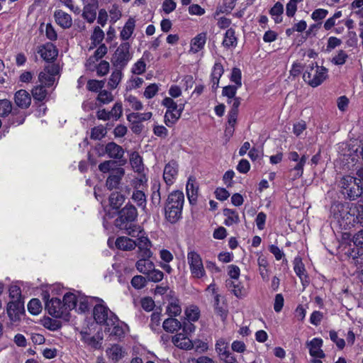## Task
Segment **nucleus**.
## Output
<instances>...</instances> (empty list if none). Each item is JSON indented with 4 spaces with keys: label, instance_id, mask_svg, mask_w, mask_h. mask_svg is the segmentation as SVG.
Instances as JSON below:
<instances>
[{
    "label": "nucleus",
    "instance_id": "obj_1",
    "mask_svg": "<svg viewBox=\"0 0 363 363\" xmlns=\"http://www.w3.org/2000/svg\"><path fill=\"white\" fill-rule=\"evenodd\" d=\"M138 216L137 208L131 203H128L118 213L115 220V225L117 228L125 230V233L131 237L139 235L141 228L135 222Z\"/></svg>",
    "mask_w": 363,
    "mask_h": 363
},
{
    "label": "nucleus",
    "instance_id": "obj_2",
    "mask_svg": "<svg viewBox=\"0 0 363 363\" xmlns=\"http://www.w3.org/2000/svg\"><path fill=\"white\" fill-rule=\"evenodd\" d=\"M184 196L181 191H174L169 194L164 206L165 219L170 223H176L182 218Z\"/></svg>",
    "mask_w": 363,
    "mask_h": 363
},
{
    "label": "nucleus",
    "instance_id": "obj_3",
    "mask_svg": "<svg viewBox=\"0 0 363 363\" xmlns=\"http://www.w3.org/2000/svg\"><path fill=\"white\" fill-rule=\"evenodd\" d=\"M328 69L325 67L312 63L306 67L303 79L309 86L317 87L328 78Z\"/></svg>",
    "mask_w": 363,
    "mask_h": 363
},
{
    "label": "nucleus",
    "instance_id": "obj_4",
    "mask_svg": "<svg viewBox=\"0 0 363 363\" xmlns=\"http://www.w3.org/2000/svg\"><path fill=\"white\" fill-rule=\"evenodd\" d=\"M95 321L106 326L113 325L118 321L117 316L103 303L96 304L93 309Z\"/></svg>",
    "mask_w": 363,
    "mask_h": 363
},
{
    "label": "nucleus",
    "instance_id": "obj_5",
    "mask_svg": "<svg viewBox=\"0 0 363 363\" xmlns=\"http://www.w3.org/2000/svg\"><path fill=\"white\" fill-rule=\"evenodd\" d=\"M187 262L193 277L200 279L205 276L206 272L203 261L197 252L189 249L187 252Z\"/></svg>",
    "mask_w": 363,
    "mask_h": 363
},
{
    "label": "nucleus",
    "instance_id": "obj_6",
    "mask_svg": "<svg viewBox=\"0 0 363 363\" xmlns=\"http://www.w3.org/2000/svg\"><path fill=\"white\" fill-rule=\"evenodd\" d=\"M130 45L129 43H121L116 49L113 57V65L118 69H123L132 58L130 53Z\"/></svg>",
    "mask_w": 363,
    "mask_h": 363
},
{
    "label": "nucleus",
    "instance_id": "obj_7",
    "mask_svg": "<svg viewBox=\"0 0 363 363\" xmlns=\"http://www.w3.org/2000/svg\"><path fill=\"white\" fill-rule=\"evenodd\" d=\"M49 294L45 293L44 294V299L45 301V308L48 313L55 318H61L67 319V311L64 308V305L60 299L57 298H52L48 300Z\"/></svg>",
    "mask_w": 363,
    "mask_h": 363
},
{
    "label": "nucleus",
    "instance_id": "obj_8",
    "mask_svg": "<svg viewBox=\"0 0 363 363\" xmlns=\"http://www.w3.org/2000/svg\"><path fill=\"white\" fill-rule=\"evenodd\" d=\"M60 73V66L57 64H49L45 66L38 75V80L46 86H52L55 82L56 76Z\"/></svg>",
    "mask_w": 363,
    "mask_h": 363
},
{
    "label": "nucleus",
    "instance_id": "obj_9",
    "mask_svg": "<svg viewBox=\"0 0 363 363\" xmlns=\"http://www.w3.org/2000/svg\"><path fill=\"white\" fill-rule=\"evenodd\" d=\"M135 237H138L135 240V247H138V257L150 258L152 256V242L145 233L141 229V233H139V235H136Z\"/></svg>",
    "mask_w": 363,
    "mask_h": 363
},
{
    "label": "nucleus",
    "instance_id": "obj_10",
    "mask_svg": "<svg viewBox=\"0 0 363 363\" xmlns=\"http://www.w3.org/2000/svg\"><path fill=\"white\" fill-rule=\"evenodd\" d=\"M142 179H136L132 181V185L134 191L132 194L131 199L136 203L138 206L145 208L146 206V196L143 189H140L143 186Z\"/></svg>",
    "mask_w": 363,
    "mask_h": 363
},
{
    "label": "nucleus",
    "instance_id": "obj_11",
    "mask_svg": "<svg viewBox=\"0 0 363 363\" xmlns=\"http://www.w3.org/2000/svg\"><path fill=\"white\" fill-rule=\"evenodd\" d=\"M80 340L94 350H99L101 347L103 337L98 333L96 335L91 336L88 332V329L85 328L79 332Z\"/></svg>",
    "mask_w": 363,
    "mask_h": 363
},
{
    "label": "nucleus",
    "instance_id": "obj_12",
    "mask_svg": "<svg viewBox=\"0 0 363 363\" xmlns=\"http://www.w3.org/2000/svg\"><path fill=\"white\" fill-rule=\"evenodd\" d=\"M179 172V164L172 160L164 168L163 179L167 186H171L175 182Z\"/></svg>",
    "mask_w": 363,
    "mask_h": 363
},
{
    "label": "nucleus",
    "instance_id": "obj_13",
    "mask_svg": "<svg viewBox=\"0 0 363 363\" xmlns=\"http://www.w3.org/2000/svg\"><path fill=\"white\" fill-rule=\"evenodd\" d=\"M102 152L99 155H104L105 153L108 155L110 158L121 160L124 155L123 147L114 142H110L106 145L104 148L101 147Z\"/></svg>",
    "mask_w": 363,
    "mask_h": 363
},
{
    "label": "nucleus",
    "instance_id": "obj_14",
    "mask_svg": "<svg viewBox=\"0 0 363 363\" xmlns=\"http://www.w3.org/2000/svg\"><path fill=\"white\" fill-rule=\"evenodd\" d=\"M226 287L238 298H242L247 296L248 290L244 285L238 280L227 279L225 281Z\"/></svg>",
    "mask_w": 363,
    "mask_h": 363
},
{
    "label": "nucleus",
    "instance_id": "obj_15",
    "mask_svg": "<svg viewBox=\"0 0 363 363\" xmlns=\"http://www.w3.org/2000/svg\"><path fill=\"white\" fill-rule=\"evenodd\" d=\"M7 314L11 321L19 320L21 314L24 311L23 303L20 300H15L9 302L7 305Z\"/></svg>",
    "mask_w": 363,
    "mask_h": 363
},
{
    "label": "nucleus",
    "instance_id": "obj_16",
    "mask_svg": "<svg viewBox=\"0 0 363 363\" xmlns=\"http://www.w3.org/2000/svg\"><path fill=\"white\" fill-rule=\"evenodd\" d=\"M97 0H86L82 16L89 23H93L96 18Z\"/></svg>",
    "mask_w": 363,
    "mask_h": 363
},
{
    "label": "nucleus",
    "instance_id": "obj_17",
    "mask_svg": "<svg viewBox=\"0 0 363 363\" xmlns=\"http://www.w3.org/2000/svg\"><path fill=\"white\" fill-rule=\"evenodd\" d=\"M38 52L46 62L53 61L58 55V51L55 46L50 43L40 46Z\"/></svg>",
    "mask_w": 363,
    "mask_h": 363
},
{
    "label": "nucleus",
    "instance_id": "obj_18",
    "mask_svg": "<svg viewBox=\"0 0 363 363\" xmlns=\"http://www.w3.org/2000/svg\"><path fill=\"white\" fill-rule=\"evenodd\" d=\"M186 191L189 203H194L197 200L199 192V185L195 177L192 176L189 177L186 185Z\"/></svg>",
    "mask_w": 363,
    "mask_h": 363
},
{
    "label": "nucleus",
    "instance_id": "obj_19",
    "mask_svg": "<svg viewBox=\"0 0 363 363\" xmlns=\"http://www.w3.org/2000/svg\"><path fill=\"white\" fill-rule=\"evenodd\" d=\"M307 346L309 349V354L311 356L317 358L325 357V354L321 350V347L323 346L322 339L315 337L307 342Z\"/></svg>",
    "mask_w": 363,
    "mask_h": 363
},
{
    "label": "nucleus",
    "instance_id": "obj_20",
    "mask_svg": "<svg viewBox=\"0 0 363 363\" xmlns=\"http://www.w3.org/2000/svg\"><path fill=\"white\" fill-rule=\"evenodd\" d=\"M354 245L357 247V252L354 250L352 252L353 259H357V262L360 264L363 263V230H359L353 238Z\"/></svg>",
    "mask_w": 363,
    "mask_h": 363
},
{
    "label": "nucleus",
    "instance_id": "obj_21",
    "mask_svg": "<svg viewBox=\"0 0 363 363\" xmlns=\"http://www.w3.org/2000/svg\"><path fill=\"white\" fill-rule=\"evenodd\" d=\"M54 17L57 24L62 28H69L72 25L71 16L62 10H56L54 13Z\"/></svg>",
    "mask_w": 363,
    "mask_h": 363
},
{
    "label": "nucleus",
    "instance_id": "obj_22",
    "mask_svg": "<svg viewBox=\"0 0 363 363\" xmlns=\"http://www.w3.org/2000/svg\"><path fill=\"white\" fill-rule=\"evenodd\" d=\"M14 101L18 107L28 108L31 104V97L28 91L24 89H20L16 92Z\"/></svg>",
    "mask_w": 363,
    "mask_h": 363
},
{
    "label": "nucleus",
    "instance_id": "obj_23",
    "mask_svg": "<svg viewBox=\"0 0 363 363\" xmlns=\"http://www.w3.org/2000/svg\"><path fill=\"white\" fill-rule=\"evenodd\" d=\"M172 342L176 347L180 349L190 350L193 347L192 342L186 335L183 333H179L174 336Z\"/></svg>",
    "mask_w": 363,
    "mask_h": 363
},
{
    "label": "nucleus",
    "instance_id": "obj_24",
    "mask_svg": "<svg viewBox=\"0 0 363 363\" xmlns=\"http://www.w3.org/2000/svg\"><path fill=\"white\" fill-rule=\"evenodd\" d=\"M124 174L122 168H118L107 179L106 184L108 189H116L120 184L121 179Z\"/></svg>",
    "mask_w": 363,
    "mask_h": 363
},
{
    "label": "nucleus",
    "instance_id": "obj_25",
    "mask_svg": "<svg viewBox=\"0 0 363 363\" xmlns=\"http://www.w3.org/2000/svg\"><path fill=\"white\" fill-rule=\"evenodd\" d=\"M206 33H201L196 35L191 41L190 51L196 53L202 50L206 42Z\"/></svg>",
    "mask_w": 363,
    "mask_h": 363
},
{
    "label": "nucleus",
    "instance_id": "obj_26",
    "mask_svg": "<svg viewBox=\"0 0 363 363\" xmlns=\"http://www.w3.org/2000/svg\"><path fill=\"white\" fill-rule=\"evenodd\" d=\"M107 53V48L104 44H101L96 50L94 55L89 57L86 61V66L91 69L94 67V64L96 61L102 58Z\"/></svg>",
    "mask_w": 363,
    "mask_h": 363
},
{
    "label": "nucleus",
    "instance_id": "obj_27",
    "mask_svg": "<svg viewBox=\"0 0 363 363\" xmlns=\"http://www.w3.org/2000/svg\"><path fill=\"white\" fill-rule=\"evenodd\" d=\"M223 72V65L219 62L215 63L211 72V87L213 90H216L218 87L219 81Z\"/></svg>",
    "mask_w": 363,
    "mask_h": 363
},
{
    "label": "nucleus",
    "instance_id": "obj_28",
    "mask_svg": "<svg viewBox=\"0 0 363 363\" xmlns=\"http://www.w3.org/2000/svg\"><path fill=\"white\" fill-rule=\"evenodd\" d=\"M115 244L116 247L121 250L129 251L135 248V240L125 236L118 237Z\"/></svg>",
    "mask_w": 363,
    "mask_h": 363
},
{
    "label": "nucleus",
    "instance_id": "obj_29",
    "mask_svg": "<svg viewBox=\"0 0 363 363\" xmlns=\"http://www.w3.org/2000/svg\"><path fill=\"white\" fill-rule=\"evenodd\" d=\"M139 259L135 264L137 269L142 274L147 275L153 268L155 264L150 258L138 257Z\"/></svg>",
    "mask_w": 363,
    "mask_h": 363
},
{
    "label": "nucleus",
    "instance_id": "obj_30",
    "mask_svg": "<svg viewBox=\"0 0 363 363\" xmlns=\"http://www.w3.org/2000/svg\"><path fill=\"white\" fill-rule=\"evenodd\" d=\"M183 107L175 111L167 110L164 114V123L168 127L173 126L179 119L183 111Z\"/></svg>",
    "mask_w": 363,
    "mask_h": 363
},
{
    "label": "nucleus",
    "instance_id": "obj_31",
    "mask_svg": "<svg viewBox=\"0 0 363 363\" xmlns=\"http://www.w3.org/2000/svg\"><path fill=\"white\" fill-rule=\"evenodd\" d=\"M150 55V52H145L143 55V57L133 65L131 69L132 73L138 75L144 73L146 70L145 60H149Z\"/></svg>",
    "mask_w": 363,
    "mask_h": 363
},
{
    "label": "nucleus",
    "instance_id": "obj_32",
    "mask_svg": "<svg viewBox=\"0 0 363 363\" xmlns=\"http://www.w3.org/2000/svg\"><path fill=\"white\" fill-rule=\"evenodd\" d=\"M135 27V21L133 18H129L125 23L120 33V38L123 40H128L133 33Z\"/></svg>",
    "mask_w": 363,
    "mask_h": 363
},
{
    "label": "nucleus",
    "instance_id": "obj_33",
    "mask_svg": "<svg viewBox=\"0 0 363 363\" xmlns=\"http://www.w3.org/2000/svg\"><path fill=\"white\" fill-rule=\"evenodd\" d=\"M78 299L74 294L67 293L63 297L62 303L64 308L67 311V315L69 317V311L75 308L77 306Z\"/></svg>",
    "mask_w": 363,
    "mask_h": 363
},
{
    "label": "nucleus",
    "instance_id": "obj_34",
    "mask_svg": "<svg viewBox=\"0 0 363 363\" xmlns=\"http://www.w3.org/2000/svg\"><path fill=\"white\" fill-rule=\"evenodd\" d=\"M162 327L166 332L174 333L182 328V323L177 319L171 317L163 321Z\"/></svg>",
    "mask_w": 363,
    "mask_h": 363
},
{
    "label": "nucleus",
    "instance_id": "obj_35",
    "mask_svg": "<svg viewBox=\"0 0 363 363\" xmlns=\"http://www.w3.org/2000/svg\"><path fill=\"white\" fill-rule=\"evenodd\" d=\"M307 156L305 155H303L301 157V159L299 161L296 162V164L291 169L290 172L292 174V179L295 180L296 179L300 178L302 177L303 174V167L306 162L307 160Z\"/></svg>",
    "mask_w": 363,
    "mask_h": 363
},
{
    "label": "nucleus",
    "instance_id": "obj_36",
    "mask_svg": "<svg viewBox=\"0 0 363 363\" xmlns=\"http://www.w3.org/2000/svg\"><path fill=\"white\" fill-rule=\"evenodd\" d=\"M223 215L225 217L224 224L227 226H230L240 222L238 213L235 210L225 208L223 210Z\"/></svg>",
    "mask_w": 363,
    "mask_h": 363
},
{
    "label": "nucleus",
    "instance_id": "obj_37",
    "mask_svg": "<svg viewBox=\"0 0 363 363\" xmlns=\"http://www.w3.org/2000/svg\"><path fill=\"white\" fill-rule=\"evenodd\" d=\"M106 354L113 362H118L123 357L122 347L118 345H113L106 350Z\"/></svg>",
    "mask_w": 363,
    "mask_h": 363
},
{
    "label": "nucleus",
    "instance_id": "obj_38",
    "mask_svg": "<svg viewBox=\"0 0 363 363\" xmlns=\"http://www.w3.org/2000/svg\"><path fill=\"white\" fill-rule=\"evenodd\" d=\"M152 113H131L127 115V120L131 123H140L142 121H148L151 118Z\"/></svg>",
    "mask_w": 363,
    "mask_h": 363
},
{
    "label": "nucleus",
    "instance_id": "obj_39",
    "mask_svg": "<svg viewBox=\"0 0 363 363\" xmlns=\"http://www.w3.org/2000/svg\"><path fill=\"white\" fill-rule=\"evenodd\" d=\"M257 264L259 266V272L262 278V279L265 281H269V270H268V262L266 257L263 256H260L257 259Z\"/></svg>",
    "mask_w": 363,
    "mask_h": 363
},
{
    "label": "nucleus",
    "instance_id": "obj_40",
    "mask_svg": "<svg viewBox=\"0 0 363 363\" xmlns=\"http://www.w3.org/2000/svg\"><path fill=\"white\" fill-rule=\"evenodd\" d=\"M238 40L235 37V30L233 28H229L226 30L224 36V39L223 41V45L225 48L230 47H235L237 45Z\"/></svg>",
    "mask_w": 363,
    "mask_h": 363
},
{
    "label": "nucleus",
    "instance_id": "obj_41",
    "mask_svg": "<svg viewBox=\"0 0 363 363\" xmlns=\"http://www.w3.org/2000/svg\"><path fill=\"white\" fill-rule=\"evenodd\" d=\"M113 100L114 96L112 93L106 89L100 90L96 97V101L99 104V106L108 104Z\"/></svg>",
    "mask_w": 363,
    "mask_h": 363
},
{
    "label": "nucleus",
    "instance_id": "obj_42",
    "mask_svg": "<svg viewBox=\"0 0 363 363\" xmlns=\"http://www.w3.org/2000/svg\"><path fill=\"white\" fill-rule=\"evenodd\" d=\"M122 69L116 68L113 70L108 79V86L111 89H115L121 81Z\"/></svg>",
    "mask_w": 363,
    "mask_h": 363
},
{
    "label": "nucleus",
    "instance_id": "obj_43",
    "mask_svg": "<svg viewBox=\"0 0 363 363\" xmlns=\"http://www.w3.org/2000/svg\"><path fill=\"white\" fill-rule=\"evenodd\" d=\"M130 163L136 172H141L143 170L142 157L136 152H133L130 157Z\"/></svg>",
    "mask_w": 363,
    "mask_h": 363
},
{
    "label": "nucleus",
    "instance_id": "obj_44",
    "mask_svg": "<svg viewBox=\"0 0 363 363\" xmlns=\"http://www.w3.org/2000/svg\"><path fill=\"white\" fill-rule=\"evenodd\" d=\"M124 201V196L118 192H113L109 196L110 206L113 208H119Z\"/></svg>",
    "mask_w": 363,
    "mask_h": 363
},
{
    "label": "nucleus",
    "instance_id": "obj_45",
    "mask_svg": "<svg viewBox=\"0 0 363 363\" xmlns=\"http://www.w3.org/2000/svg\"><path fill=\"white\" fill-rule=\"evenodd\" d=\"M185 315L188 321H196L200 317V310L196 306H190L186 308Z\"/></svg>",
    "mask_w": 363,
    "mask_h": 363
},
{
    "label": "nucleus",
    "instance_id": "obj_46",
    "mask_svg": "<svg viewBox=\"0 0 363 363\" xmlns=\"http://www.w3.org/2000/svg\"><path fill=\"white\" fill-rule=\"evenodd\" d=\"M181 312L182 308L177 300L169 303L166 308V313H167L171 317L177 316L181 313Z\"/></svg>",
    "mask_w": 363,
    "mask_h": 363
},
{
    "label": "nucleus",
    "instance_id": "obj_47",
    "mask_svg": "<svg viewBox=\"0 0 363 363\" xmlns=\"http://www.w3.org/2000/svg\"><path fill=\"white\" fill-rule=\"evenodd\" d=\"M32 95L35 100L42 101L47 96V91L44 86L38 85L32 89Z\"/></svg>",
    "mask_w": 363,
    "mask_h": 363
},
{
    "label": "nucleus",
    "instance_id": "obj_48",
    "mask_svg": "<svg viewBox=\"0 0 363 363\" xmlns=\"http://www.w3.org/2000/svg\"><path fill=\"white\" fill-rule=\"evenodd\" d=\"M28 311L33 315H38L42 310L41 303L38 298L31 299L28 304Z\"/></svg>",
    "mask_w": 363,
    "mask_h": 363
},
{
    "label": "nucleus",
    "instance_id": "obj_49",
    "mask_svg": "<svg viewBox=\"0 0 363 363\" xmlns=\"http://www.w3.org/2000/svg\"><path fill=\"white\" fill-rule=\"evenodd\" d=\"M107 133L106 129L104 125H98L91 129V138L94 140H101Z\"/></svg>",
    "mask_w": 363,
    "mask_h": 363
},
{
    "label": "nucleus",
    "instance_id": "obj_50",
    "mask_svg": "<svg viewBox=\"0 0 363 363\" xmlns=\"http://www.w3.org/2000/svg\"><path fill=\"white\" fill-rule=\"evenodd\" d=\"M110 111L111 118L118 121L123 116V105L121 101L116 102Z\"/></svg>",
    "mask_w": 363,
    "mask_h": 363
},
{
    "label": "nucleus",
    "instance_id": "obj_51",
    "mask_svg": "<svg viewBox=\"0 0 363 363\" xmlns=\"http://www.w3.org/2000/svg\"><path fill=\"white\" fill-rule=\"evenodd\" d=\"M147 280L152 282H159L162 280L164 274L160 269H155V267L152 269L147 275Z\"/></svg>",
    "mask_w": 363,
    "mask_h": 363
},
{
    "label": "nucleus",
    "instance_id": "obj_52",
    "mask_svg": "<svg viewBox=\"0 0 363 363\" xmlns=\"http://www.w3.org/2000/svg\"><path fill=\"white\" fill-rule=\"evenodd\" d=\"M104 84V80L90 79L87 82L86 87L91 91L99 92L100 90H102Z\"/></svg>",
    "mask_w": 363,
    "mask_h": 363
},
{
    "label": "nucleus",
    "instance_id": "obj_53",
    "mask_svg": "<svg viewBox=\"0 0 363 363\" xmlns=\"http://www.w3.org/2000/svg\"><path fill=\"white\" fill-rule=\"evenodd\" d=\"M125 101L129 104L131 108L135 111H140L143 108V106L140 101H139L135 96L129 95L125 98Z\"/></svg>",
    "mask_w": 363,
    "mask_h": 363
},
{
    "label": "nucleus",
    "instance_id": "obj_54",
    "mask_svg": "<svg viewBox=\"0 0 363 363\" xmlns=\"http://www.w3.org/2000/svg\"><path fill=\"white\" fill-rule=\"evenodd\" d=\"M12 110V104L10 101L4 99L0 100V116H8Z\"/></svg>",
    "mask_w": 363,
    "mask_h": 363
},
{
    "label": "nucleus",
    "instance_id": "obj_55",
    "mask_svg": "<svg viewBox=\"0 0 363 363\" xmlns=\"http://www.w3.org/2000/svg\"><path fill=\"white\" fill-rule=\"evenodd\" d=\"M348 57L347 54L343 50H339L337 54L335 55L331 62L335 65H342L345 63Z\"/></svg>",
    "mask_w": 363,
    "mask_h": 363
},
{
    "label": "nucleus",
    "instance_id": "obj_56",
    "mask_svg": "<svg viewBox=\"0 0 363 363\" xmlns=\"http://www.w3.org/2000/svg\"><path fill=\"white\" fill-rule=\"evenodd\" d=\"M147 281V278L136 275L132 278L131 284L135 289H140L146 285Z\"/></svg>",
    "mask_w": 363,
    "mask_h": 363
},
{
    "label": "nucleus",
    "instance_id": "obj_57",
    "mask_svg": "<svg viewBox=\"0 0 363 363\" xmlns=\"http://www.w3.org/2000/svg\"><path fill=\"white\" fill-rule=\"evenodd\" d=\"M108 332L111 335L116 336L118 337H121L124 334V330L122 326L119 325L118 320L114 323V325H109Z\"/></svg>",
    "mask_w": 363,
    "mask_h": 363
},
{
    "label": "nucleus",
    "instance_id": "obj_58",
    "mask_svg": "<svg viewBox=\"0 0 363 363\" xmlns=\"http://www.w3.org/2000/svg\"><path fill=\"white\" fill-rule=\"evenodd\" d=\"M104 38V31L99 26H96L91 37V40L94 44H99Z\"/></svg>",
    "mask_w": 363,
    "mask_h": 363
},
{
    "label": "nucleus",
    "instance_id": "obj_59",
    "mask_svg": "<svg viewBox=\"0 0 363 363\" xmlns=\"http://www.w3.org/2000/svg\"><path fill=\"white\" fill-rule=\"evenodd\" d=\"M158 91V85L156 84H151L146 87L143 94L146 99H150L153 98L157 94Z\"/></svg>",
    "mask_w": 363,
    "mask_h": 363
},
{
    "label": "nucleus",
    "instance_id": "obj_60",
    "mask_svg": "<svg viewBox=\"0 0 363 363\" xmlns=\"http://www.w3.org/2000/svg\"><path fill=\"white\" fill-rule=\"evenodd\" d=\"M109 63L105 60H102L96 67V73L99 77L105 76L109 71Z\"/></svg>",
    "mask_w": 363,
    "mask_h": 363
},
{
    "label": "nucleus",
    "instance_id": "obj_61",
    "mask_svg": "<svg viewBox=\"0 0 363 363\" xmlns=\"http://www.w3.org/2000/svg\"><path fill=\"white\" fill-rule=\"evenodd\" d=\"M238 88H239V87L236 86H232V85L226 86L223 87L222 94L223 96H227L228 98V100L233 99L234 98H236L235 94H236Z\"/></svg>",
    "mask_w": 363,
    "mask_h": 363
},
{
    "label": "nucleus",
    "instance_id": "obj_62",
    "mask_svg": "<svg viewBox=\"0 0 363 363\" xmlns=\"http://www.w3.org/2000/svg\"><path fill=\"white\" fill-rule=\"evenodd\" d=\"M230 80L236 84V86L240 87L242 86L241 71L239 68L234 67L233 69Z\"/></svg>",
    "mask_w": 363,
    "mask_h": 363
},
{
    "label": "nucleus",
    "instance_id": "obj_63",
    "mask_svg": "<svg viewBox=\"0 0 363 363\" xmlns=\"http://www.w3.org/2000/svg\"><path fill=\"white\" fill-rule=\"evenodd\" d=\"M160 184L157 182H155L152 186V199L154 203H160L161 201V194L160 192Z\"/></svg>",
    "mask_w": 363,
    "mask_h": 363
},
{
    "label": "nucleus",
    "instance_id": "obj_64",
    "mask_svg": "<svg viewBox=\"0 0 363 363\" xmlns=\"http://www.w3.org/2000/svg\"><path fill=\"white\" fill-rule=\"evenodd\" d=\"M228 274L230 277L229 279L231 280H238L240 277V268L234 264H230L228 267Z\"/></svg>",
    "mask_w": 363,
    "mask_h": 363
}]
</instances>
